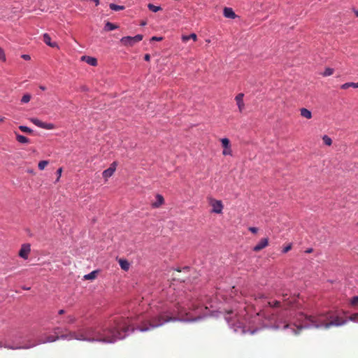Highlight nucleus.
Segmentation results:
<instances>
[{
    "mask_svg": "<svg viewBox=\"0 0 358 358\" xmlns=\"http://www.w3.org/2000/svg\"><path fill=\"white\" fill-rule=\"evenodd\" d=\"M350 87H352L355 88L358 87V83H346L341 85V89L346 90Z\"/></svg>",
    "mask_w": 358,
    "mask_h": 358,
    "instance_id": "22",
    "label": "nucleus"
},
{
    "mask_svg": "<svg viewBox=\"0 0 358 358\" xmlns=\"http://www.w3.org/2000/svg\"><path fill=\"white\" fill-rule=\"evenodd\" d=\"M355 13L356 16H357V17H358V10H355Z\"/></svg>",
    "mask_w": 358,
    "mask_h": 358,
    "instance_id": "50",
    "label": "nucleus"
},
{
    "mask_svg": "<svg viewBox=\"0 0 358 358\" xmlns=\"http://www.w3.org/2000/svg\"><path fill=\"white\" fill-rule=\"evenodd\" d=\"M76 321V318L73 315H68L66 317L64 322L68 324H72Z\"/></svg>",
    "mask_w": 358,
    "mask_h": 358,
    "instance_id": "31",
    "label": "nucleus"
},
{
    "mask_svg": "<svg viewBox=\"0 0 358 358\" xmlns=\"http://www.w3.org/2000/svg\"><path fill=\"white\" fill-rule=\"evenodd\" d=\"M185 315H188L186 308L178 303L175 306L174 309H163L157 315L143 322L138 327V329L141 331H147L161 327L166 322L176 321L177 320L184 321L192 320V319L189 317L185 318Z\"/></svg>",
    "mask_w": 358,
    "mask_h": 358,
    "instance_id": "2",
    "label": "nucleus"
},
{
    "mask_svg": "<svg viewBox=\"0 0 358 358\" xmlns=\"http://www.w3.org/2000/svg\"><path fill=\"white\" fill-rule=\"evenodd\" d=\"M164 203V197L161 194L156 195V201L152 203L153 208H159Z\"/></svg>",
    "mask_w": 358,
    "mask_h": 358,
    "instance_id": "14",
    "label": "nucleus"
},
{
    "mask_svg": "<svg viewBox=\"0 0 358 358\" xmlns=\"http://www.w3.org/2000/svg\"><path fill=\"white\" fill-rule=\"evenodd\" d=\"M346 323V320L339 316H334L331 313V319L329 320V329L331 327H339Z\"/></svg>",
    "mask_w": 358,
    "mask_h": 358,
    "instance_id": "6",
    "label": "nucleus"
},
{
    "mask_svg": "<svg viewBox=\"0 0 358 358\" xmlns=\"http://www.w3.org/2000/svg\"><path fill=\"white\" fill-rule=\"evenodd\" d=\"M301 316L303 317L301 324H285L284 329H290L292 333L294 335H299L303 328L329 329L328 322L329 320L331 319L330 312L310 316L301 314Z\"/></svg>",
    "mask_w": 358,
    "mask_h": 358,
    "instance_id": "3",
    "label": "nucleus"
},
{
    "mask_svg": "<svg viewBox=\"0 0 358 358\" xmlns=\"http://www.w3.org/2000/svg\"><path fill=\"white\" fill-rule=\"evenodd\" d=\"M220 141L222 143V146H224V138H221Z\"/></svg>",
    "mask_w": 358,
    "mask_h": 358,
    "instance_id": "48",
    "label": "nucleus"
},
{
    "mask_svg": "<svg viewBox=\"0 0 358 358\" xmlns=\"http://www.w3.org/2000/svg\"><path fill=\"white\" fill-rule=\"evenodd\" d=\"M144 59H145V61H148H148H150V55L149 54H146V55H145V56H144Z\"/></svg>",
    "mask_w": 358,
    "mask_h": 358,
    "instance_id": "43",
    "label": "nucleus"
},
{
    "mask_svg": "<svg viewBox=\"0 0 358 358\" xmlns=\"http://www.w3.org/2000/svg\"><path fill=\"white\" fill-rule=\"evenodd\" d=\"M162 37H157V36H152L150 39V41H162Z\"/></svg>",
    "mask_w": 358,
    "mask_h": 358,
    "instance_id": "41",
    "label": "nucleus"
},
{
    "mask_svg": "<svg viewBox=\"0 0 358 358\" xmlns=\"http://www.w3.org/2000/svg\"><path fill=\"white\" fill-rule=\"evenodd\" d=\"M93 1H94L96 6H98L99 3V0H92Z\"/></svg>",
    "mask_w": 358,
    "mask_h": 358,
    "instance_id": "46",
    "label": "nucleus"
},
{
    "mask_svg": "<svg viewBox=\"0 0 358 358\" xmlns=\"http://www.w3.org/2000/svg\"><path fill=\"white\" fill-rule=\"evenodd\" d=\"M322 140L324 143L328 146H330L332 144L331 138L327 135L323 136Z\"/></svg>",
    "mask_w": 358,
    "mask_h": 358,
    "instance_id": "27",
    "label": "nucleus"
},
{
    "mask_svg": "<svg viewBox=\"0 0 358 358\" xmlns=\"http://www.w3.org/2000/svg\"><path fill=\"white\" fill-rule=\"evenodd\" d=\"M225 17L236 20V22H241L240 16L237 15L232 8L225 7Z\"/></svg>",
    "mask_w": 358,
    "mask_h": 358,
    "instance_id": "9",
    "label": "nucleus"
},
{
    "mask_svg": "<svg viewBox=\"0 0 358 358\" xmlns=\"http://www.w3.org/2000/svg\"><path fill=\"white\" fill-rule=\"evenodd\" d=\"M143 38V36L142 34H137L133 37L132 36H124L121 38L120 43L124 46L132 47L136 43L142 41Z\"/></svg>",
    "mask_w": 358,
    "mask_h": 358,
    "instance_id": "4",
    "label": "nucleus"
},
{
    "mask_svg": "<svg viewBox=\"0 0 358 358\" xmlns=\"http://www.w3.org/2000/svg\"><path fill=\"white\" fill-rule=\"evenodd\" d=\"M209 205L212 207L211 212L215 213H221L223 208L221 200H216L212 197H208Z\"/></svg>",
    "mask_w": 358,
    "mask_h": 358,
    "instance_id": "5",
    "label": "nucleus"
},
{
    "mask_svg": "<svg viewBox=\"0 0 358 358\" xmlns=\"http://www.w3.org/2000/svg\"><path fill=\"white\" fill-rule=\"evenodd\" d=\"M5 117H0V122L4 121Z\"/></svg>",
    "mask_w": 358,
    "mask_h": 358,
    "instance_id": "49",
    "label": "nucleus"
},
{
    "mask_svg": "<svg viewBox=\"0 0 358 358\" xmlns=\"http://www.w3.org/2000/svg\"><path fill=\"white\" fill-rule=\"evenodd\" d=\"M350 304L352 306H356L358 305V296H353L351 299H350Z\"/></svg>",
    "mask_w": 358,
    "mask_h": 358,
    "instance_id": "34",
    "label": "nucleus"
},
{
    "mask_svg": "<svg viewBox=\"0 0 358 358\" xmlns=\"http://www.w3.org/2000/svg\"><path fill=\"white\" fill-rule=\"evenodd\" d=\"M268 304L270 307L273 308H278L280 306V302L279 301H274L273 302H268Z\"/></svg>",
    "mask_w": 358,
    "mask_h": 358,
    "instance_id": "33",
    "label": "nucleus"
},
{
    "mask_svg": "<svg viewBox=\"0 0 358 358\" xmlns=\"http://www.w3.org/2000/svg\"><path fill=\"white\" fill-rule=\"evenodd\" d=\"M243 96H244L243 94L240 93V94H237L236 96L235 97V100L236 101V104L238 106V110L241 113L243 110L244 107H245V104L243 102Z\"/></svg>",
    "mask_w": 358,
    "mask_h": 358,
    "instance_id": "12",
    "label": "nucleus"
},
{
    "mask_svg": "<svg viewBox=\"0 0 358 358\" xmlns=\"http://www.w3.org/2000/svg\"><path fill=\"white\" fill-rule=\"evenodd\" d=\"M117 27L115 24H113L111 22H108L106 24V25H105V30H106V31H112V30L115 29Z\"/></svg>",
    "mask_w": 358,
    "mask_h": 358,
    "instance_id": "26",
    "label": "nucleus"
},
{
    "mask_svg": "<svg viewBox=\"0 0 358 358\" xmlns=\"http://www.w3.org/2000/svg\"><path fill=\"white\" fill-rule=\"evenodd\" d=\"M282 296L283 297H285L286 296H287V294H282Z\"/></svg>",
    "mask_w": 358,
    "mask_h": 358,
    "instance_id": "51",
    "label": "nucleus"
},
{
    "mask_svg": "<svg viewBox=\"0 0 358 358\" xmlns=\"http://www.w3.org/2000/svg\"><path fill=\"white\" fill-rule=\"evenodd\" d=\"M248 229L250 231H251L253 234H257L258 231V228L255 227H249Z\"/></svg>",
    "mask_w": 358,
    "mask_h": 358,
    "instance_id": "38",
    "label": "nucleus"
},
{
    "mask_svg": "<svg viewBox=\"0 0 358 358\" xmlns=\"http://www.w3.org/2000/svg\"><path fill=\"white\" fill-rule=\"evenodd\" d=\"M357 224H358V223H357Z\"/></svg>",
    "mask_w": 358,
    "mask_h": 358,
    "instance_id": "54",
    "label": "nucleus"
},
{
    "mask_svg": "<svg viewBox=\"0 0 358 358\" xmlns=\"http://www.w3.org/2000/svg\"><path fill=\"white\" fill-rule=\"evenodd\" d=\"M17 141L20 143H29V139L24 136L20 135L17 132H15Z\"/></svg>",
    "mask_w": 358,
    "mask_h": 358,
    "instance_id": "17",
    "label": "nucleus"
},
{
    "mask_svg": "<svg viewBox=\"0 0 358 358\" xmlns=\"http://www.w3.org/2000/svg\"><path fill=\"white\" fill-rule=\"evenodd\" d=\"M98 271H93L92 272L90 273L89 274H87L84 276V278L85 280H94L96 278Z\"/></svg>",
    "mask_w": 358,
    "mask_h": 358,
    "instance_id": "23",
    "label": "nucleus"
},
{
    "mask_svg": "<svg viewBox=\"0 0 358 358\" xmlns=\"http://www.w3.org/2000/svg\"><path fill=\"white\" fill-rule=\"evenodd\" d=\"M39 87L42 90H46V87L45 86H43V85H41Z\"/></svg>",
    "mask_w": 358,
    "mask_h": 358,
    "instance_id": "47",
    "label": "nucleus"
},
{
    "mask_svg": "<svg viewBox=\"0 0 358 358\" xmlns=\"http://www.w3.org/2000/svg\"><path fill=\"white\" fill-rule=\"evenodd\" d=\"M148 8H149L150 10L154 12V13H156L157 11H159L161 10L162 8L160 7V6H155L152 3H149L148 5Z\"/></svg>",
    "mask_w": 358,
    "mask_h": 358,
    "instance_id": "25",
    "label": "nucleus"
},
{
    "mask_svg": "<svg viewBox=\"0 0 358 358\" xmlns=\"http://www.w3.org/2000/svg\"><path fill=\"white\" fill-rule=\"evenodd\" d=\"M334 70L331 68H326L324 71L322 73L323 76H329L334 73Z\"/></svg>",
    "mask_w": 358,
    "mask_h": 358,
    "instance_id": "29",
    "label": "nucleus"
},
{
    "mask_svg": "<svg viewBox=\"0 0 358 358\" xmlns=\"http://www.w3.org/2000/svg\"><path fill=\"white\" fill-rule=\"evenodd\" d=\"M109 7L111 10H115V11L122 10L124 9V7L123 6H119V5H116L115 3H110L109 5Z\"/></svg>",
    "mask_w": 358,
    "mask_h": 358,
    "instance_id": "24",
    "label": "nucleus"
},
{
    "mask_svg": "<svg viewBox=\"0 0 358 358\" xmlns=\"http://www.w3.org/2000/svg\"><path fill=\"white\" fill-rule=\"evenodd\" d=\"M43 41L45 44H47L48 45L50 46V47H56L57 46V43H52L51 42V38L50 36H49V34H43Z\"/></svg>",
    "mask_w": 358,
    "mask_h": 358,
    "instance_id": "16",
    "label": "nucleus"
},
{
    "mask_svg": "<svg viewBox=\"0 0 358 358\" xmlns=\"http://www.w3.org/2000/svg\"><path fill=\"white\" fill-rule=\"evenodd\" d=\"M116 166H117V163L115 162H114L113 163H112L110 164V166L108 169L103 171L102 175H103V177L106 180H107L108 178H110V176H112L113 175V173L116 169Z\"/></svg>",
    "mask_w": 358,
    "mask_h": 358,
    "instance_id": "11",
    "label": "nucleus"
},
{
    "mask_svg": "<svg viewBox=\"0 0 358 358\" xmlns=\"http://www.w3.org/2000/svg\"><path fill=\"white\" fill-rule=\"evenodd\" d=\"M291 249H292V244H289L286 247L284 248L282 252L284 253H286V252H289Z\"/></svg>",
    "mask_w": 358,
    "mask_h": 358,
    "instance_id": "37",
    "label": "nucleus"
},
{
    "mask_svg": "<svg viewBox=\"0 0 358 358\" xmlns=\"http://www.w3.org/2000/svg\"><path fill=\"white\" fill-rule=\"evenodd\" d=\"M59 338V336H49L47 337L45 340H40L39 343H45L47 342L52 343L54 342Z\"/></svg>",
    "mask_w": 358,
    "mask_h": 358,
    "instance_id": "18",
    "label": "nucleus"
},
{
    "mask_svg": "<svg viewBox=\"0 0 358 358\" xmlns=\"http://www.w3.org/2000/svg\"><path fill=\"white\" fill-rule=\"evenodd\" d=\"M82 61L87 62L88 64L96 66L97 65V60L96 58L90 56H83L81 57Z\"/></svg>",
    "mask_w": 358,
    "mask_h": 358,
    "instance_id": "13",
    "label": "nucleus"
},
{
    "mask_svg": "<svg viewBox=\"0 0 358 358\" xmlns=\"http://www.w3.org/2000/svg\"><path fill=\"white\" fill-rule=\"evenodd\" d=\"M48 163H49L48 161H46V160H43V161L39 162L38 165V169L40 170H43L45 168V166L48 164Z\"/></svg>",
    "mask_w": 358,
    "mask_h": 358,
    "instance_id": "32",
    "label": "nucleus"
},
{
    "mask_svg": "<svg viewBox=\"0 0 358 358\" xmlns=\"http://www.w3.org/2000/svg\"><path fill=\"white\" fill-rule=\"evenodd\" d=\"M196 38H197V36L195 34H191L189 36H182V41L185 43L188 41L189 39H192L195 41L196 40Z\"/></svg>",
    "mask_w": 358,
    "mask_h": 358,
    "instance_id": "21",
    "label": "nucleus"
},
{
    "mask_svg": "<svg viewBox=\"0 0 358 358\" xmlns=\"http://www.w3.org/2000/svg\"><path fill=\"white\" fill-rule=\"evenodd\" d=\"M145 24H146V22H141V25H145Z\"/></svg>",
    "mask_w": 358,
    "mask_h": 358,
    "instance_id": "52",
    "label": "nucleus"
},
{
    "mask_svg": "<svg viewBox=\"0 0 358 358\" xmlns=\"http://www.w3.org/2000/svg\"><path fill=\"white\" fill-rule=\"evenodd\" d=\"M300 114L302 117L306 119H310L312 117L311 111L305 108H302L300 109Z\"/></svg>",
    "mask_w": 358,
    "mask_h": 358,
    "instance_id": "15",
    "label": "nucleus"
},
{
    "mask_svg": "<svg viewBox=\"0 0 358 358\" xmlns=\"http://www.w3.org/2000/svg\"><path fill=\"white\" fill-rule=\"evenodd\" d=\"M4 348H8V349H12V350H15V349H20L22 348L21 347H13V346H10V345H3Z\"/></svg>",
    "mask_w": 358,
    "mask_h": 358,
    "instance_id": "39",
    "label": "nucleus"
},
{
    "mask_svg": "<svg viewBox=\"0 0 358 358\" xmlns=\"http://www.w3.org/2000/svg\"><path fill=\"white\" fill-rule=\"evenodd\" d=\"M351 321L358 322V313H354L350 317Z\"/></svg>",
    "mask_w": 358,
    "mask_h": 358,
    "instance_id": "35",
    "label": "nucleus"
},
{
    "mask_svg": "<svg viewBox=\"0 0 358 358\" xmlns=\"http://www.w3.org/2000/svg\"><path fill=\"white\" fill-rule=\"evenodd\" d=\"M64 313H65V311H64V310H59L58 314H59V315H62V314H64Z\"/></svg>",
    "mask_w": 358,
    "mask_h": 358,
    "instance_id": "44",
    "label": "nucleus"
},
{
    "mask_svg": "<svg viewBox=\"0 0 358 358\" xmlns=\"http://www.w3.org/2000/svg\"><path fill=\"white\" fill-rule=\"evenodd\" d=\"M225 155H232V151L229 146V140L225 138Z\"/></svg>",
    "mask_w": 358,
    "mask_h": 358,
    "instance_id": "20",
    "label": "nucleus"
},
{
    "mask_svg": "<svg viewBox=\"0 0 358 358\" xmlns=\"http://www.w3.org/2000/svg\"><path fill=\"white\" fill-rule=\"evenodd\" d=\"M268 245V238H263L253 248L254 252H259Z\"/></svg>",
    "mask_w": 358,
    "mask_h": 358,
    "instance_id": "10",
    "label": "nucleus"
},
{
    "mask_svg": "<svg viewBox=\"0 0 358 358\" xmlns=\"http://www.w3.org/2000/svg\"><path fill=\"white\" fill-rule=\"evenodd\" d=\"M62 172V168H59V169H57V174L58 175V177H57V181L59 180V178L61 177Z\"/></svg>",
    "mask_w": 358,
    "mask_h": 358,
    "instance_id": "40",
    "label": "nucleus"
},
{
    "mask_svg": "<svg viewBox=\"0 0 358 358\" xmlns=\"http://www.w3.org/2000/svg\"><path fill=\"white\" fill-rule=\"evenodd\" d=\"M3 347L1 342H0V348Z\"/></svg>",
    "mask_w": 358,
    "mask_h": 358,
    "instance_id": "53",
    "label": "nucleus"
},
{
    "mask_svg": "<svg viewBox=\"0 0 358 358\" xmlns=\"http://www.w3.org/2000/svg\"><path fill=\"white\" fill-rule=\"evenodd\" d=\"M31 251V246L29 244H23L19 251V256L24 259L29 257Z\"/></svg>",
    "mask_w": 358,
    "mask_h": 358,
    "instance_id": "8",
    "label": "nucleus"
},
{
    "mask_svg": "<svg viewBox=\"0 0 358 358\" xmlns=\"http://www.w3.org/2000/svg\"><path fill=\"white\" fill-rule=\"evenodd\" d=\"M119 264H120L121 268L124 271H127L129 268V264L125 259H120L119 260Z\"/></svg>",
    "mask_w": 358,
    "mask_h": 358,
    "instance_id": "19",
    "label": "nucleus"
},
{
    "mask_svg": "<svg viewBox=\"0 0 358 358\" xmlns=\"http://www.w3.org/2000/svg\"><path fill=\"white\" fill-rule=\"evenodd\" d=\"M135 320L136 317H116L102 327L80 329L77 331L70 332L68 335H62L61 338L90 342L114 343L119 339L124 338L129 330L134 331L133 326L135 324Z\"/></svg>",
    "mask_w": 358,
    "mask_h": 358,
    "instance_id": "1",
    "label": "nucleus"
},
{
    "mask_svg": "<svg viewBox=\"0 0 358 358\" xmlns=\"http://www.w3.org/2000/svg\"><path fill=\"white\" fill-rule=\"evenodd\" d=\"M0 60L5 62L6 61V55L3 50L0 47Z\"/></svg>",
    "mask_w": 358,
    "mask_h": 358,
    "instance_id": "36",
    "label": "nucleus"
},
{
    "mask_svg": "<svg viewBox=\"0 0 358 358\" xmlns=\"http://www.w3.org/2000/svg\"><path fill=\"white\" fill-rule=\"evenodd\" d=\"M19 129H20L21 131L27 133V134H31L33 131L32 129H31L30 128H29L28 127H26V126L21 125L19 127Z\"/></svg>",
    "mask_w": 358,
    "mask_h": 358,
    "instance_id": "30",
    "label": "nucleus"
},
{
    "mask_svg": "<svg viewBox=\"0 0 358 358\" xmlns=\"http://www.w3.org/2000/svg\"><path fill=\"white\" fill-rule=\"evenodd\" d=\"M22 57L25 60H29L31 59L29 55H22Z\"/></svg>",
    "mask_w": 358,
    "mask_h": 358,
    "instance_id": "42",
    "label": "nucleus"
},
{
    "mask_svg": "<svg viewBox=\"0 0 358 358\" xmlns=\"http://www.w3.org/2000/svg\"><path fill=\"white\" fill-rule=\"evenodd\" d=\"M313 252V249H312V248H308V249L306 251V253H310V252Z\"/></svg>",
    "mask_w": 358,
    "mask_h": 358,
    "instance_id": "45",
    "label": "nucleus"
},
{
    "mask_svg": "<svg viewBox=\"0 0 358 358\" xmlns=\"http://www.w3.org/2000/svg\"><path fill=\"white\" fill-rule=\"evenodd\" d=\"M29 120L33 124H34L36 126H37L38 127L45 129H55V125L52 123L43 122L41 121L40 120L35 118V117L30 118Z\"/></svg>",
    "mask_w": 358,
    "mask_h": 358,
    "instance_id": "7",
    "label": "nucleus"
},
{
    "mask_svg": "<svg viewBox=\"0 0 358 358\" xmlns=\"http://www.w3.org/2000/svg\"><path fill=\"white\" fill-rule=\"evenodd\" d=\"M31 95L29 94H25L22 96V99H21V102L22 103H27L28 102H29V101L31 100Z\"/></svg>",
    "mask_w": 358,
    "mask_h": 358,
    "instance_id": "28",
    "label": "nucleus"
}]
</instances>
